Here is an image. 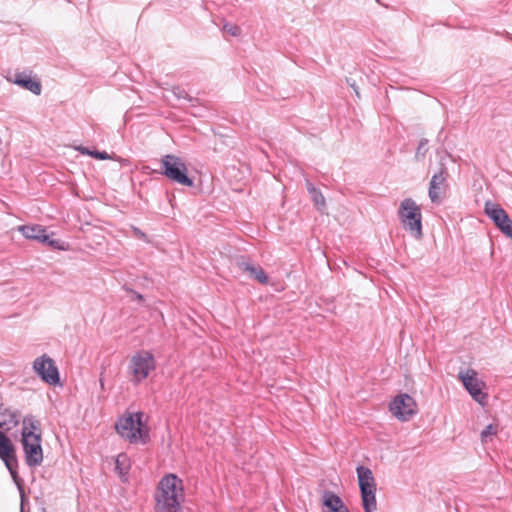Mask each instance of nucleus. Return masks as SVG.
Listing matches in <instances>:
<instances>
[{
	"label": "nucleus",
	"mask_w": 512,
	"mask_h": 512,
	"mask_svg": "<svg viewBox=\"0 0 512 512\" xmlns=\"http://www.w3.org/2000/svg\"><path fill=\"white\" fill-rule=\"evenodd\" d=\"M356 471L360 492L376 489V482L371 469L364 466H358Z\"/></svg>",
	"instance_id": "17"
},
{
	"label": "nucleus",
	"mask_w": 512,
	"mask_h": 512,
	"mask_svg": "<svg viewBox=\"0 0 512 512\" xmlns=\"http://www.w3.org/2000/svg\"><path fill=\"white\" fill-rule=\"evenodd\" d=\"M3 415L7 416L6 424H12L14 427L19 424L20 413L18 411L6 409Z\"/></svg>",
	"instance_id": "22"
},
{
	"label": "nucleus",
	"mask_w": 512,
	"mask_h": 512,
	"mask_svg": "<svg viewBox=\"0 0 512 512\" xmlns=\"http://www.w3.org/2000/svg\"><path fill=\"white\" fill-rule=\"evenodd\" d=\"M18 231H20L22 235L27 239L38 241L52 248H63L60 245V241L51 239L50 236L47 234L46 228L41 225H21L18 227Z\"/></svg>",
	"instance_id": "13"
},
{
	"label": "nucleus",
	"mask_w": 512,
	"mask_h": 512,
	"mask_svg": "<svg viewBox=\"0 0 512 512\" xmlns=\"http://www.w3.org/2000/svg\"><path fill=\"white\" fill-rule=\"evenodd\" d=\"M347 83L349 84V86H350L351 88H353V90L355 91V93H356L357 97H360V94H359V91H358V88H357V86H356L355 82H354V81H353V82H351L349 79H347Z\"/></svg>",
	"instance_id": "29"
},
{
	"label": "nucleus",
	"mask_w": 512,
	"mask_h": 512,
	"mask_svg": "<svg viewBox=\"0 0 512 512\" xmlns=\"http://www.w3.org/2000/svg\"><path fill=\"white\" fill-rule=\"evenodd\" d=\"M306 188L309 194H312L313 190H317V188L309 180H306Z\"/></svg>",
	"instance_id": "28"
},
{
	"label": "nucleus",
	"mask_w": 512,
	"mask_h": 512,
	"mask_svg": "<svg viewBox=\"0 0 512 512\" xmlns=\"http://www.w3.org/2000/svg\"><path fill=\"white\" fill-rule=\"evenodd\" d=\"M6 425V421H0V458L4 462L6 468L9 470L14 483L17 485L21 495V512H23V504L25 494L23 489V480L19 477L17 472L18 460L15 453V447L11 440L2 432Z\"/></svg>",
	"instance_id": "3"
},
{
	"label": "nucleus",
	"mask_w": 512,
	"mask_h": 512,
	"mask_svg": "<svg viewBox=\"0 0 512 512\" xmlns=\"http://www.w3.org/2000/svg\"><path fill=\"white\" fill-rule=\"evenodd\" d=\"M459 378L471 397L480 405L485 406L488 396L482 391L484 383L478 379L477 372L474 369H467L465 372L459 373Z\"/></svg>",
	"instance_id": "9"
},
{
	"label": "nucleus",
	"mask_w": 512,
	"mask_h": 512,
	"mask_svg": "<svg viewBox=\"0 0 512 512\" xmlns=\"http://www.w3.org/2000/svg\"><path fill=\"white\" fill-rule=\"evenodd\" d=\"M237 265L240 270L248 272L249 275L255 280H257L259 283L266 284L268 282V276L259 265H254L251 262L246 261L244 259L238 260Z\"/></svg>",
	"instance_id": "16"
},
{
	"label": "nucleus",
	"mask_w": 512,
	"mask_h": 512,
	"mask_svg": "<svg viewBox=\"0 0 512 512\" xmlns=\"http://www.w3.org/2000/svg\"><path fill=\"white\" fill-rule=\"evenodd\" d=\"M224 31L232 36H239L241 34V28L233 24H225Z\"/></svg>",
	"instance_id": "26"
},
{
	"label": "nucleus",
	"mask_w": 512,
	"mask_h": 512,
	"mask_svg": "<svg viewBox=\"0 0 512 512\" xmlns=\"http://www.w3.org/2000/svg\"><path fill=\"white\" fill-rule=\"evenodd\" d=\"M497 433V427L492 425V424H489L485 427V429L481 432V438H482V441H486V438L488 436H492V435H496Z\"/></svg>",
	"instance_id": "25"
},
{
	"label": "nucleus",
	"mask_w": 512,
	"mask_h": 512,
	"mask_svg": "<svg viewBox=\"0 0 512 512\" xmlns=\"http://www.w3.org/2000/svg\"><path fill=\"white\" fill-rule=\"evenodd\" d=\"M362 505L365 512H375L377 509L376 489L361 492Z\"/></svg>",
	"instance_id": "18"
},
{
	"label": "nucleus",
	"mask_w": 512,
	"mask_h": 512,
	"mask_svg": "<svg viewBox=\"0 0 512 512\" xmlns=\"http://www.w3.org/2000/svg\"><path fill=\"white\" fill-rule=\"evenodd\" d=\"M401 223L414 238L420 239L422 233V214L420 207L411 198L404 199L398 210Z\"/></svg>",
	"instance_id": "4"
},
{
	"label": "nucleus",
	"mask_w": 512,
	"mask_h": 512,
	"mask_svg": "<svg viewBox=\"0 0 512 512\" xmlns=\"http://www.w3.org/2000/svg\"><path fill=\"white\" fill-rule=\"evenodd\" d=\"M126 291L131 293L135 297L136 300H138V301H142L143 300V295L138 293V292H136V291H134L133 289L126 288Z\"/></svg>",
	"instance_id": "27"
},
{
	"label": "nucleus",
	"mask_w": 512,
	"mask_h": 512,
	"mask_svg": "<svg viewBox=\"0 0 512 512\" xmlns=\"http://www.w3.org/2000/svg\"><path fill=\"white\" fill-rule=\"evenodd\" d=\"M41 430L39 422L33 416L23 419L21 431V444L24 451L25 463L30 468L38 467L43 462V449L41 446Z\"/></svg>",
	"instance_id": "1"
},
{
	"label": "nucleus",
	"mask_w": 512,
	"mask_h": 512,
	"mask_svg": "<svg viewBox=\"0 0 512 512\" xmlns=\"http://www.w3.org/2000/svg\"><path fill=\"white\" fill-rule=\"evenodd\" d=\"M172 93L174 94L175 97H177L178 99H188L189 101H192L193 99L188 95V93L182 89L181 87L179 86H176V87H173L172 88Z\"/></svg>",
	"instance_id": "24"
},
{
	"label": "nucleus",
	"mask_w": 512,
	"mask_h": 512,
	"mask_svg": "<svg viewBox=\"0 0 512 512\" xmlns=\"http://www.w3.org/2000/svg\"><path fill=\"white\" fill-rule=\"evenodd\" d=\"M161 165V173L169 180L187 187L194 185L193 180L187 175V166L180 157L172 154L164 155L161 159Z\"/></svg>",
	"instance_id": "6"
},
{
	"label": "nucleus",
	"mask_w": 512,
	"mask_h": 512,
	"mask_svg": "<svg viewBox=\"0 0 512 512\" xmlns=\"http://www.w3.org/2000/svg\"><path fill=\"white\" fill-rule=\"evenodd\" d=\"M310 197L314 205L316 206L317 210L323 211L324 208L326 207V201L321 191L319 189L313 190L312 194H310Z\"/></svg>",
	"instance_id": "20"
},
{
	"label": "nucleus",
	"mask_w": 512,
	"mask_h": 512,
	"mask_svg": "<svg viewBox=\"0 0 512 512\" xmlns=\"http://www.w3.org/2000/svg\"><path fill=\"white\" fill-rule=\"evenodd\" d=\"M155 368L156 360L151 352L142 350L135 353L129 363L131 381L135 384H139L146 379Z\"/></svg>",
	"instance_id": "7"
},
{
	"label": "nucleus",
	"mask_w": 512,
	"mask_h": 512,
	"mask_svg": "<svg viewBox=\"0 0 512 512\" xmlns=\"http://www.w3.org/2000/svg\"><path fill=\"white\" fill-rule=\"evenodd\" d=\"M183 500L182 480L174 474L164 476L156 494V512H181Z\"/></svg>",
	"instance_id": "2"
},
{
	"label": "nucleus",
	"mask_w": 512,
	"mask_h": 512,
	"mask_svg": "<svg viewBox=\"0 0 512 512\" xmlns=\"http://www.w3.org/2000/svg\"><path fill=\"white\" fill-rule=\"evenodd\" d=\"M428 140L423 138L419 141L416 153H415V160L421 161L425 158L426 153L428 152Z\"/></svg>",
	"instance_id": "21"
},
{
	"label": "nucleus",
	"mask_w": 512,
	"mask_h": 512,
	"mask_svg": "<svg viewBox=\"0 0 512 512\" xmlns=\"http://www.w3.org/2000/svg\"><path fill=\"white\" fill-rule=\"evenodd\" d=\"M115 468L121 476L128 473L130 469V460L126 454H119L115 461Z\"/></svg>",
	"instance_id": "19"
},
{
	"label": "nucleus",
	"mask_w": 512,
	"mask_h": 512,
	"mask_svg": "<svg viewBox=\"0 0 512 512\" xmlns=\"http://www.w3.org/2000/svg\"><path fill=\"white\" fill-rule=\"evenodd\" d=\"M416 402L408 394H400L390 403L392 414L402 421L409 420L417 413Z\"/></svg>",
	"instance_id": "12"
},
{
	"label": "nucleus",
	"mask_w": 512,
	"mask_h": 512,
	"mask_svg": "<svg viewBox=\"0 0 512 512\" xmlns=\"http://www.w3.org/2000/svg\"><path fill=\"white\" fill-rule=\"evenodd\" d=\"M143 413L130 414L122 417L116 424L117 433L131 443L145 442L148 437L147 431L144 430Z\"/></svg>",
	"instance_id": "5"
},
{
	"label": "nucleus",
	"mask_w": 512,
	"mask_h": 512,
	"mask_svg": "<svg viewBox=\"0 0 512 512\" xmlns=\"http://www.w3.org/2000/svg\"><path fill=\"white\" fill-rule=\"evenodd\" d=\"M445 157L440 158V167L435 172L429 183L428 195L432 203L440 204L447 188L448 170L444 163Z\"/></svg>",
	"instance_id": "8"
},
{
	"label": "nucleus",
	"mask_w": 512,
	"mask_h": 512,
	"mask_svg": "<svg viewBox=\"0 0 512 512\" xmlns=\"http://www.w3.org/2000/svg\"><path fill=\"white\" fill-rule=\"evenodd\" d=\"M33 369L44 382L50 385H57L60 381L58 368L47 355L36 358L33 362Z\"/></svg>",
	"instance_id": "11"
},
{
	"label": "nucleus",
	"mask_w": 512,
	"mask_h": 512,
	"mask_svg": "<svg viewBox=\"0 0 512 512\" xmlns=\"http://www.w3.org/2000/svg\"><path fill=\"white\" fill-rule=\"evenodd\" d=\"M485 213L503 234L512 239V220L499 204L487 201Z\"/></svg>",
	"instance_id": "10"
},
{
	"label": "nucleus",
	"mask_w": 512,
	"mask_h": 512,
	"mask_svg": "<svg viewBox=\"0 0 512 512\" xmlns=\"http://www.w3.org/2000/svg\"><path fill=\"white\" fill-rule=\"evenodd\" d=\"M79 151L82 153V154H86V155H90L96 159H100V160H105V159H108L109 158V155L107 154V152L105 151H90L88 148H84V147H81L79 148Z\"/></svg>",
	"instance_id": "23"
},
{
	"label": "nucleus",
	"mask_w": 512,
	"mask_h": 512,
	"mask_svg": "<svg viewBox=\"0 0 512 512\" xmlns=\"http://www.w3.org/2000/svg\"><path fill=\"white\" fill-rule=\"evenodd\" d=\"M8 80L35 95H40L42 92L40 80L37 77H33L31 72H16Z\"/></svg>",
	"instance_id": "14"
},
{
	"label": "nucleus",
	"mask_w": 512,
	"mask_h": 512,
	"mask_svg": "<svg viewBox=\"0 0 512 512\" xmlns=\"http://www.w3.org/2000/svg\"><path fill=\"white\" fill-rule=\"evenodd\" d=\"M322 503L324 512H349L342 499L331 491H324Z\"/></svg>",
	"instance_id": "15"
}]
</instances>
